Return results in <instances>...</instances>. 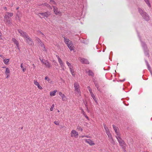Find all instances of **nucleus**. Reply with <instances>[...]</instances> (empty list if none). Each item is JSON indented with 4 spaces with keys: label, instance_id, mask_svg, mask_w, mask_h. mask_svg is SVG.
<instances>
[{
    "label": "nucleus",
    "instance_id": "4d7b16f0",
    "mask_svg": "<svg viewBox=\"0 0 152 152\" xmlns=\"http://www.w3.org/2000/svg\"><path fill=\"white\" fill-rule=\"evenodd\" d=\"M18 9H19V7H17V10H18Z\"/></svg>",
    "mask_w": 152,
    "mask_h": 152
},
{
    "label": "nucleus",
    "instance_id": "8fccbe9b",
    "mask_svg": "<svg viewBox=\"0 0 152 152\" xmlns=\"http://www.w3.org/2000/svg\"><path fill=\"white\" fill-rule=\"evenodd\" d=\"M71 73V74H72V75L73 76H75V75L74 74V73Z\"/></svg>",
    "mask_w": 152,
    "mask_h": 152
},
{
    "label": "nucleus",
    "instance_id": "7ed1b4c3",
    "mask_svg": "<svg viewBox=\"0 0 152 152\" xmlns=\"http://www.w3.org/2000/svg\"><path fill=\"white\" fill-rule=\"evenodd\" d=\"M64 42L67 45V46L71 51L74 49V47L72 41L64 37Z\"/></svg>",
    "mask_w": 152,
    "mask_h": 152
},
{
    "label": "nucleus",
    "instance_id": "473e14b6",
    "mask_svg": "<svg viewBox=\"0 0 152 152\" xmlns=\"http://www.w3.org/2000/svg\"><path fill=\"white\" fill-rule=\"evenodd\" d=\"M69 69H70L71 73H74V70L73 67L69 68Z\"/></svg>",
    "mask_w": 152,
    "mask_h": 152
},
{
    "label": "nucleus",
    "instance_id": "0eeeda50",
    "mask_svg": "<svg viewBox=\"0 0 152 152\" xmlns=\"http://www.w3.org/2000/svg\"><path fill=\"white\" fill-rule=\"evenodd\" d=\"M53 12L55 14L59 16L61 15V12L58 10V9L57 7L53 6Z\"/></svg>",
    "mask_w": 152,
    "mask_h": 152
},
{
    "label": "nucleus",
    "instance_id": "e433bc0d",
    "mask_svg": "<svg viewBox=\"0 0 152 152\" xmlns=\"http://www.w3.org/2000/svg\"><path fill=\"white\" fill-rule=\"evenodd\" d=\"M93 99L94 100V101H95V102L97 104V101L96 100V98L95 96L94 98H93Z\"/></svg>",
    "mask_w": 152,
    "mask_h": 152
},
{
    "label": "nucleus",
    "instance_id": "ea45409f",
    "mask_svg": "<svg viewBox=\"0 0 152 152\" xmlns=\"http://www.w3.org/2000/svg\"><path fill=\"white\" fill-rule=\"evenodd\" d=\"M40 60H41V62L43 64H45V60L44 61L43 59H42V60H41L40 59Z\"/></svg>",
    "mask_w": 152,
    "mask_h": 152
},
{
    "label": "nucleus",
    "instance_id": "864d4df0",
    "mask_svg": "<svg viewBox=\"0 0 152 152\" xmlns=\"http://www.w3.org/2000/svg\"><path fill=\"white\" fill-rule=\"evenodd\" d=\"M33 66H34V68H35V66L34 65V64H33Z\"/></svg>",
    "mask_w": 152,
    "mask_h": 152
},
{
    "label": "nucleus",
    "instance_id": "c03bdc74",
    "mask_svg": "<svg viewBox=\"0 0 152 152\" xmlns=\"http://www.w3.org/2000/svg\"><path fill=\"white\" fill-rule=\"evenodd\" d=\"M7 75V77H6L7 78H8L9 77L10 74H8V75Z\"/></svg>",
    "mask_w": 152,
    "mask_h": 152
},
{
    "label": "nucleus",
    "instance_id": "6e6d98bb",
    "mask_svg": "<svg viewBox=\"0 0 152 152\" xmlns=\"http://www.w3.org/2000/svg\"><path fill=\"white\" fill-rule=\"evenodd\" d=\"M57 111L58 113H59L60 112V111L59 110H58Z\"/></svg>",
    "mask_w": 152,
    "mask_h": 152
},
{
    "label": "nucleus",
    "instance_id": "f03ea898",
    "mask_svg": "<svg viewBox=\"0 0 152 152\" xmlns=\"http://www.w3.org/2000/svg\"><path fill=\"white\" fill-rule=\"evenodd\" d=\"M74 87L76 95L78 97L81 96V91L79 83L77 82H75L74 84Z\"/></svg>",
    "mask_w": 152,
    "mask_h": 152
},
{
    "label": "nucleus",
    "instance_id": "1a4fd4ad",
    "mask_svg": "<svg viewBox=\"0 0 152 152\" xmlns=\"http://www.w3.org/2000/svg\"><path fill=\"white\" fill-rule=\"evenodd\" d=\"M26 41V42L30 45H34L33 41L32 39L30 38L28 36L25 38Z\"/></svg>",
    "mask_w": 152,
    "mask_h": 152
},
{
    "label": "nucleus",
    "instance_id": "13d9d810",
    "mask_svg": "<svg viewBox=\"0 0 152 152\" xmlns=\"http://www.w3.org/2000/svg\"><path fill=\"white\" fill-rule=\"evenodd\" d=\"M40 33L42 35H44L42 33H41V32Z\"/></svg>",
    "mask_w": 152,
    "mask_h": 152
},
{
    "label": "nucleus",
    "instance_id": "052dcab7",
    "mask_svg": "<svg viewBox=\"0 0 152 152\" xmlns=\"http://www.w3.org/2000/svg\"><path fill=\"white\" fill-rule=\"evenodd\" d=\"M82 112H84V111H83V110H82Z\"/></svg>",
    "mask_w": 152,
    "mask_h": 152
},
{
    "label": "nucleus",
    "instance_id": "2f4dec72",
    "mask_svg": "<svg viewBox=\"0 0 152 152\" xmlns=\"http://www.w3.org/2000/svg\"><path fill=\"white\" fill-rule=\"evenodd\" d=\"M110 141L111 143L112 144L114 145L115 144V142L114 141V140H113L112 137H111V138H110Z\"/></svg>",
    "mask_w": 152,
    "mask_h": 152
},
{
    "label": "nucleus",
    "instance_id": "dca6fc26",
    "mask_svg": "<svg viewBox=\"0 0 152 152\" xmlns=\"http://www.w3.org/2000/svg\"><path fill=\"white\" fill-rule=\"evenodd\" d=\"M34 84L37 86L38 88L40 89H42V86H40L39 83L37 81V80H35L34 81Z\"/></svg>",
    "mask_w": 152,
    "mask_h": 152
},
{
    "label": "nucleus",
    "instance_id": "aec40b11",
    "mask_svg": "<svg viewBox=\"0 0 152 152\" xmlns=\"http://www.w3.org/2000/svg\"><path fill=\"white\" fill-rule=\"evenodd\" d=\"M86 72L88 73V75H91V76H94V74L93 72H92V71L88 70L87 71L86 70Z\"/></svg>",
    "mask_w": 152,
    "mask_h": 152
},
{
    "label": "nucleus",
    "instance_id": "20e7f679",
    "mask_svg": "<svg viewBox=\"0 0 152 152\" xmlns=\"http://www.w3.org/2000/svg\"><path fill=\"white\" fill-rule=\"evenodd\" d=\"M138 10L144 19L147 21H148L149 20V16L145 12H144L143 10L140 8L138 9Z\"/></svg>",
    "mask_w": 152,
    "mask_h": 152
},
{
    "label": "nucleus",
    "instance_id": "bf43d9fd",
    "mask_svg": "<svg viewBox=\"0 0 152 152\" xmlns=\"http://www.w3.org/2000/svg\"><path fill=\"white\" fill-rule=\"evenodd\" d=\"M151 72V74L152 75V72Z\"/></svg>",
    "mask_w": 152,
    "mask_h": 152
},
{
    "label": "nucleus",
    "instance_id": "37998d69",
    "mask_svg": "<svg viewBox=\"0 0 152 152\" xmlns=\"http://www.w3.org/2000/svg\"><path fill=\"white\" fill-rule=\"evenodd\" d=\"M91 96L92 97V98L94 97H95V96L94 95V94H92V95H91Z\"/></svg>",
    "mask_w": 152,
    "mask_h": 152
},
{
    "label": "nucleus",
    "instance_id": "39448f33",
    "mask_svg": "<svg viewBox=\"0 0 152 152\" xmlns=\"http://www.w3.org/2000/svg\"><path fill=\"white\" fill-rule=\"evenodd\" d=\"M116 138L119 142L120 145L124 149H125L126 147V144L124 140L121 138V137H118Z\"/></svg>",
    "mask_w": 152,
    "mask_h": 152
},
{
    "label": "nucleus",
    "instance_id": "f3484780",
    "mask_svg": "<svg viewBox=\"0 0 152 152\" xmlns=\"http://www.w3.org/2000/svg\"><path fill=\"white\" fill-rule=\"evenodd\" d=\"M105 131H106V133L107 135L109 138L110 139L111 138V137H112V136L111 134L107 130V128H105Z\"/></svg>",
    "mask_w": 152,
    "mask_h": 152
},
{
    "label": "nucleus",
    "instance_id": "b1692460",
    "mask_svg": "<svg viewBox=\"0 0 152 152\" xmlns=\"http://www.w3.org/2000/svg\"><path fill=\"white\" fill-rule=\"evenodd\" d=\"M10 59L9 58L8 59H4L3 61L4 63L5 64H8V63Z\"/></svg>",
    "mask_w": 152,
    "mask_h": 152
},
{
    "label": "nucleus",
    "instance_id": "c9c22d12",
    "mask_svg": "<svg viewBox=\"0 0 152 152\" xmlns=\"http://www.w3.org/2000/svg\"><path fill=\"white\" fill-rule=\"evenodd\" d=\"M77 129L79 130H80L81 131H83L82 128L80 126H78L77 127Z\"/></svg>",
    "mask_w": 152,
    "mask_h": 152
},
{
    "label": "nucleus",
    "instance_id": "2eb2a0df",
    "mask_svg": "<svg viewBox=\"0 0 152 152\" xmlns=\"http://www.w3.org/2000/svg\"><path fill=\"white\" fill-rule=\"evenodd\" d=\"M79 60L80 62L83 63L88 64L89 63V61L87 59L84 58H79Z\"/></svg>",
    "mask_w": 152,
    "mask_h": 152
},
{
    "label": "nucleus",
    "instance_id": "a211bd4d",
    "mask_svg": "<svg viewBox=\"0 0 152 152\" xmlns=\"http://www.w3.org/2000/svg\"><path fill=\"white\" fill-rule=\"evenodd\" d=\"M47 67L49 68L51 66V64L48 61H45V64Z\"/></svg>",
    "mask_w": 152,
    "mask_h": 152
},
{
    "label": "nucleus",
    "instance_id": "603ef678",
    "mask_svg": "<svg viewBox=\"0 0 152 152\" xmlns=\"http://www.w3.org/2000/svg\"><path fill=\"white\" fill-rule=\"evenodd\" d=\"M85 106H86V107L87 109L88 110V107H87V105L86 104H85Z\"/></svg>",
    "mask_w": 152,
    "mask_h": 152
},
{
    "label": "nucleus",
    "instance_id": "f8f14e48",
    "mask_svg": "<svg viewBox=\"0 0 152 152\" xmlns=\"http://www.w3.org/2000/svg\"><path fill=\"white\" fill-rule=\"evenodd\" d=\"M12 40L14 44L16 45L17 48L19 50H20V48L19 43L18 41L15 38H12Z\"/></svg>",
    "mask_w": 152,
    "mask_h": 152
},
{
    "label": "nucleus",
    "instance_id": "6ab92c4d",
    "mask_svg": "<svg viewBox=\"0 0 152 152\" xmlns=\"http://www.w3.org/2000/svg\"><path fill=\"white\" fill-rule=\"evenodd\" d=\"M20 67L22 69L23 72H25L26 69V66H23V63H21L20 65Z\"/></svg>",
    "mask_w": 152,
    "mask_h": 152
},
{
    "label": "nucleus",
    "instance_id": "49530a36",
    "mask_svg": "<svg viewBox=\"0 0 152 152\" xmlns=\"http://www.w3.org/2000/svg\"><path fill=\"white\" fill-rule=\"evenodd\" d=\"M85 135H81L80 136V137L83 138L85 137Z\"/></svg>",
    "mask_w": 152,
    "mask_h": 152
},
{
    "label": "nucleus",
    "instance_id": "4c0bfd02",
    "mask_svg": "<svg viewBox=\"0 0 152 152\" xmlns=\"http://www.w3.org/2000/svg\"><path fill=\"white\" fill-rule=\"evenodd\" d=\"M54 124L56 125H59V122L57 121H55L54 122Z\"/></svg>",
    "mask_w": 152,
    "mask_h": 152
},
{
    "label": "nucleus",
    "instance_id": "412c9836",
    "mask_svg": "<svg viewBox=\"0 0 152 152\" xmlns=\"http://www.w3.org/2000/svg\"><path fill=\"white\" fill-rule=\"evenodd\" d=\"M57 92V91L56 90H54L53 91L50 92V95L51 96H54L55 94Z\"/></svg>",
    "mask_w": 152,
    "mask_h": 152
},
{
    "label": "nucleus",
    "instance_id": "4468645a",
    "mask_svg": "<svg viewBox=\"0 0 152 152\" xmlns=\"http://www.w3.org/2000/svg\"><path fill=\"white\" fill-rule=\"evenodd\" d=\"M84 140L86 142L91 146L94 145H95V143L91 140L85 139H84Z\"/></svg>",
    "mask_w": 152,
    "mask_h": 152
},
{
    "label": "nucleus",
    "instance_id": "09e8293b",
    "mask_svg": "<svg viewBox=\"0 0 152 152\" xmlns=\"http://www.w3.org/2000/svg\"><path fill=\"white\" fill-rule=\"evenodd\" d=\"M84 115L85 116V117L87 119H88V116H87L86 115H85V114H84Z\"/></svg>",
    "mask_w": 152,
    "mask_h": 152
},
{
    "label": "nucleus",
    "instance_id": "c756f323",
    "mask_svg": "<svg viewBox=\"0 0 152 152\" xmlns=\"http://www.w3.org/2000/svg\"><path fill=\"white\" fill-rule=\"evenodd\" d=\"M45 80H47V81H48V82L49 83H50L52 82L50 79L49 78V77L48 76H46L45 77Z\"/></svg>",
    "mask_w": 152,
    "mask_h": 152
},
{
    "label": "nucleus",
    "instance_id": "a19ab883",
    "mask_svg": "<svg viewBox=\"0 0 152 152\" xmlns=\"http://www.w3.org/2000/svg\"><path fill=\"white\" fill-rule=\"evenodd\" d=\"M59 95H60L61 96L63 94H62L61 92H59Z\"/></svg>",
    "mask_w": 152,
    "mask_h": 152
},
{
    "label": "nucleus",
    "instance_id": "a878e982",
    "mask_svg": "<svg viewBox=\"0 0 152 152\" xmlns=\"http://www.w3.org/2000/svg\"><path fill=\"white\" fill-rule=\"evenodd\" d=\"M43 5V6H46L48 8H50L51 9H52V8L50 6V5L47 3H45Z\"/></svg>",
    "mask_w": 152,
    "mask_h": 152
},
{
    "label": "nucleus",
    "instance_id": "cd10ccee",
    "mask_svg": "<svg viewBox=\"0 0 152 152\" xmlns=\"http://www.w3.org/2000/svg\"><path fill=\"white\" fill-rule=\"evenodd\" d=\"M66 63L67 66H68L69 68H72V67H73L71 65V64L67 61H66Z\"/></svg>",
    "mask_w": 152,
    "mask_h": 152
},
{
    "label": "nucleus",
    "instance_id": "bb28decb",
    "mask_svg": "<svg viewBox=\"0 0 152 152\" xmlns=\"http://www.w3.org/2000/svg\"><path fill=\"white\" fill-rule=\"evenodd\" d=\"M94 84L95 85V86L97 88V89L99 91H100V90H99V86H98L97 83L96 81H94Z\"/></svg>",
    "mask_w": 152,
    "mask_h": 152
},
{
    "label": "nucleus",
    "instance_id": "ddd939ff",
    "mask_svg": "<svg viewBox=\"0 0 152 152\" xmlns=\"http://www.w3.org/2000/svg\"><path fill=\"white\" fill-rule=\"evenodd\" d=\"M39 14L41 15L44 18H47L50 14V13L49 12H47L45 13H40Z\"/></svg>",
    "mask_w": 152,
    "mask_h": 152
},
{
    "label": "nucleus",
    "instance_id": "c85d7f7f",
    "mask_svg": "<svg viewBox=\"0 0 152 152\" xmlns=\"http://www.w3.org/2000/svg\"><path fill=\"white\" fill-rule=\"evenodd\" d=\"M35 40L38 44L39 43H41V42L40 39L37 37L35 38Z\"/></svg>",
    "mask_w": 152,
    "mask_h": 152
},
{
    "label": "nucleus",
    "instance_id": "5701e85b",
    "mask_svg": "<svg viewBox=\"0 0 152 152\" xmlns=\"http://www.w3.org/2000/svg\"><path fill=\"white\" fill-rule=\"evenodd\" d=\"M49 3L51 5H52V6H53V5H57L56 3L53 0H50V1Z\"/></svg>",
    "mask_w": 152,
    "mask_h": 152
},
{
    "label": "nucleus",
    "instance_id": "a18cd8bd",
    "mask_svg": "<svg viewBox=\"0 0 152 152\" xmlns=\"http://www.w3.org/2000/svg\"><path fill=\"white\" fill-rule=\"evenodd\" d=\"M90 92V94L91 95H92V94H93V93L92 92V90L89 91Z\"/></svg>",
    "mask_w": 152,
    "mask_h": 152
},
{
    "label": "nucleus",
    "instance_id": "4be33fe9",
    "mask_svg": "<svg viewBox=\"0 0 152 152\" xmlns=\"http://www.w3.org/2000/svg\"><path fill=\"white\" fill-rule=\"evenodd\" d=\"M39 45L41 46L42 47H43V50H46L45 48V46L43 43H42V42H41V43H39L38 44Z\"/></svg>",
    "mask_w": 152,
    "mask_h": 152
},
{
    "label": "nucleus",
    "instance_id": "5fc2aeb1",
    "mask_svg": "<svg viewBox=\"0 0 152 152\" xmlns=\"http://www.w3.org/2000/svg\"><path fill=\"white\" fill-rule=\"evenodd\" d=\"M2 68H6V66H3V67H2Z\"/></svg>",
    "mask_w": 152,
    "mask_h": 152
},
{
    "label": "nucleus",
    "instance_id": "79ce46f5",
    "mask_svg": "<svg viewBox=\"0 0 152 152\" xmlns=\"http://www.w3.org/2000/svg\"><path fill=\"white\" fill-rule=\"evenodd\" d=\"M85 137H86L88 138H91V137L90 136H87V135H85Z\"/></svg>",
    "mask_w": 152,
    "mask_h": 152
},
{
    "label": "nucleus",
    "instance_id": "9b49d317",
    "mask_svg": "<svg viewBox=\"0 0 152 152\" xmlns=\"http://www.w3.org/2000/svg\"><path fill=\"white\" fill-rule=\"evenodd\" d=\"M18 31L19 33L20 34V35L25 39L28 36L25 32L23 31L20 29H18Z\"/></svg>",
    "mask_w": 152,
    "mask_h": 152
},
{
    "label": "nucleus",
    "instance_id": "de8ad7c7",
    "mask_svg": "<svg viewBox=\"0 0 152 152\" xmlns=\"http://www.w3.org/2000/svg\"><path fill=\"white\" fill-rule=\"evenodd\" d=\"M0 57L2 58H4V56L2 55H0Z\"/></svg>",
    "mask_w": 152,
    "mask_h": 152
},
{
    "label": "nucleus",
    "instance_id": "393cba45",
    "mask_svg": "<svg viewBox=\"0 0 152 152\" xmlns=\"http://www.w3.org/2000/svg\"><path fill=\"white\" fill-rule=\"evenodd\" d=\"M5 73L6 75L10 74V70L9 68H6Z\"/></svg>",
    "mask_w": 152,
    "mask_h": 152
},
{
    "label": "nucleus",
    "instance_id": "423d86ee",
    "mask_svg": "<svg viewBox=\"0 0 152 152\" xmlns=\"http://www.w3.org/2000/svg\"><path fill=\"white\" fill-rule=\"evenodd\" d=\"M113 127L115 132L116 135L115 137L117 138L118 137H121V134L119 132V129L118 127L114 125H113Z\"/></svg>",
    "mask_w": 152,
    "mask_h": 152
},
{
    "label": "nucleus",
    "instance_id": "9d476101",
    "mask_svg": "<svg viewBox=\"0 0 152 152\" xmlns=\"http://www.w3.org/2000/svg\"><path fill=\"white\" fill-rule=\"evenodd\" d=\"M56 57H57L58 61L60 64L63 70H64V63H63L62 60L59 57L58 55L56 56Z\"/></svg>",
    "mask_w": 152,
    "mask_h": 152
},
{
    "label": "nucleus",
    "instance_id": "58836bf2",
    "mask_svg": "<svg viewBox=\"0 0 152 152\" xmlns=\"http://www.w3.org/2000/svg\"><path fill=\"white\" fill-rule=\"evenodd\" d=\"M87 88L88 90L89 91H92V89H91V87H90V86H88L87 87Z\"/></svg>",
    "mask_w": 152,
    "mask_h": 152
},
{
    "label": "nucleus",
    "instance_id": "72a5a7b5",
    "mask_svg": "<svg viewBox=\"0 0 152 152\" xmlns=\"http://www.w3.org/2000/svg\"><path fill=\"white\" fill-rule=\"evenodd\" d=\"M146 3L148 5L149 7H151L150 3H149L148 0H144Z\"/></svg>",
    "mask_w": 152,
    "mask_h": 152
},
{
    "label": "nucleus",
    "instance_id": "6e6552de",
    "mask_svg": "<svg viewBox=\"0 0 152 152\" xmlns=\"http://www.w3.org/2000/svg\"><path fill=\"white\" fill-rule=\"evenodd\" d=\"M71 136L72 137L77 138L78 136V133L77 132L74 130H72L71 132Z\"/></svg>",
    "mask_w": 152,
    "mask_h": 152
},
{
    "label": "nucleus",
    "instance_id": "f704fd0d",
    "mask_svg": "<svg viewBox=\"0 0 152 152\" xmlns=\"http://www.w3.org/2000/svg\"><path fill=\"white\" fill-rule=\"evenodd\" d=\"M54 107V104H53L50 109V110L51 111H53Z\"/></svg>",
    "mask_w": 152,
    "mask_h": 152
},
{
    "label": "nucleus",
    "instance_id": "7c9ffc66",
    "mask_svg": "<svg viewBox=\"0 0 152 152\" xmlns=\"http://www.w3.org/2000/svg\"><path fill=\"white\" fill-rule=\"evenodd\" d=\"M61 97L62 98V100L63 101H66V98L65 95L64 94H63V95L61 96Z\"/></svg>",
    "mask_w": 152,
    "mask_h": 152
},
{
    "label": "nucleus",
    "instance_id": "3c124183",
    "mask_svg": "<svg viewBox=\"0 0 152 152\" xmlns=\"http://www.w3.org/2000/svg\"><path fill=\"white\" fill-rule=\"evenodd\" d=\"M147 66H148V69H149V70H150V66L148 64H147Z\"/></svg>",
    "mask_w": 152,
    "mask_h": 152
},
{
    "label": "nucleus",
    "instance_id": "f257e3e1",
    "mask_svg": "<svg viewBox=\"0 0 152 152\" xmlns=\"http://www.w3.org/2000/svg\"><path fill=\"white\" fill-rule=\"evenodd\" d=\"M13 15L12 13L7 12L5 13L4 17V21L5 23L8 26H10L12 24L11 19L10 17H12Z\"/></svg>",
    "mask_w": 152,
    "mask_h": 152
}]
</instances>
